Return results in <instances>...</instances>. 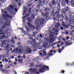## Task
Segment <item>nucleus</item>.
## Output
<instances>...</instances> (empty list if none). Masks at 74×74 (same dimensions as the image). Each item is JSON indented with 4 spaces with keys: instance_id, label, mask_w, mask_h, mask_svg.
I'll use <instances>...</instances> for the list:
<instances>
[{
    "instance_id": "nucleus-46",
    "label": "nucleus",
    "mask_w": 74,
    "mask_h": 74,
    "mask_svg": "<svg viewBox=\"0 0 74 74\" xmlns=\"http://www.w3.org/2000/svg\"><path fill=\"white\" fill-rule=\"evenodd\" d=\"M4 60H5V62L6 63H7V62H8V60H7V59H5L4 58Z\"/></svg>"
},
{
    "instance_id": "nucleus-56",
    "label": "nucleus",
    "mask_w": 74,
    "mask_h": 74,
    "mask_svg": "<svg viewBox=\"0 0 74 74\" xmlns=\"http://www.w3.org/2000/svg\"><path fill=\"white\" fill-rule=\"evenodd\" d=\"M18 5H19V6H21V3L18 2Z\"/></svg>"
},
{
    "instance_id": "nucleus-59",
    "label": "nucleus",
    "mask_w": 74,
    "mask_h": 74,
    "mask_svg": "<svg viewBox=\"0 0 74 74\" xmlns=\"http://www.w3.org/2000/svg\"><path fill=\"white\" fill-rule=\"evenodd\" d=\"M57 26H60V24L59 23H58L57 24Z\"/></svg>"
},
{
    "instance_id": "nucleus-25",
    "label": "nucleus",
    "mask_w": 74,
    "mask_h": 74,
    "mask_svg": "<svg viewBox=\"0 0 74 74\" xmlns=\"http://www.w3.org/2000/svg\"><path fill=\"white\" fill-rule=\"evenodd\" d=\"M35 15L33 13H32V14H31V19H34L35 18H34Z\"/></svg>"
},
{
    "instance_id": "nucleus-28",
    "label": "nucleus",
    "mask_w": 74,
    "mask_h": 74,
    "mask_svg": "<svg viewBox=\"0 0 74 74\" xmlns=\"http://www.w3.org/2000/svg\"><path fill=\"white\" fill-rule=\"evenodd\" d=\"M39 55L40 57H41V58L44 56V55H43V54H42V52L40 53L39 54Z\"/></svg>"
},
{
    "instance_id": "nucleus-52",
    "label": "nucleus",
    "mask_w": 74,
    "mask_h": 74,
    "mask_svg": "<svg viewBox=\"0 0 74 74\" xmlns=\"http://www.w3.org/2000/svg\"><path fill=\"white\" fill-rule=\"evenodd\" d=\"M29 14H25V16H26L27 17V16H29Z\"/></svg>"
},
{
    "instance_id": "nucleus-12",
    "label": "nucleus",
    "mask_w": 74,
    "mask_h": 74,
    "mask_svg": "<svg viewBox=\"0 0 74 74\" xmlns=\"http://www.w3.org/2000/svg\"><path fill=\"white\" fill-rule=\"evenodd\" d=\"M2 32V30H0V32ZM5 33H1L0 32V37H1V39L5 37V36L4 35V34H5Z\"/></svg>"
},
{
    "instance_id": "nucleus-9",
    "label": "nucleus",
    "mask_w": 74,
    "mask_h": 74,
    "mask_svg": "<svg viewBox=\"0 0 74 74\" xmlns=\"http://www.w3.org/2000/svg\"><path fill=\"white\" fill-rule=\"evenodd\" d=\"M4 22H5V25H6L8 26H10V23L11 22V21H10V20L8 19L4 21Z\"/></svg>"
},
{
    "instance_id": "nucleus-24",
    "label": "nucleus",
    "mask_w": 74,
    "mask_h": 74,
    "mask_svg": "<svg viewBox=\"0 0 74 74\" xmlns=\"http://www.w3.org/2000/svg\"><path fill=\"white\" fill-rule=\"evenodd\" d=\"M41 15H42L43 17H45V16H46V18H47V14H45L44 13H42Z\"/></svg>"
},
{
    "instance_id": "nucleus-61",
    "label": "nucleus",
    "mask_w": 74,
    "mask_h": 74,
    "mask_svg": "<svg viewBox=\"0 0 74 74\" xmlns=\"http://www.w3.org/2000/svg\"><path fill=\"white\" fill-rule=\"evenodd\" d=\"M61 18H64V16H63V15H61Z\"/></svg>"
},
{
    "instance_id": "nucleus-29",
    "label": "nucleus",
    "mask_w": 74,
    "mask_h": 74,
    "mask_svg": "<svg viewBox=\"0 0 74 74\" xmlns=\"http://www.w3.org/2000/svg\"><path fill=\"white\" fill-rule=\"evenodd\" d=\"M52 3L53 5H55L56 4V1L55 0H52Z\"/></svg>"
},
{
    "instance_id": "nucleus-5",
    "label": "nucleus",
    "mask_w": 74,
    "mask_h": 74,
    "mask_svg": "<svg viewBox=\"0 0 74 74\" xmlns=\"http://www.w3.org/2000/svg\"><path fill=\"white\" fill-rule=\"evenodd\" d=\"M7 15V14H2V16L0 17V21L3 22L4 21L7 20L8 19H6V16Z\"/></svg>"
},
{
    "instance_id": "nucleus-44",
    "label": "nucleus",
    "mask_w": 74,
    "mask_h": 74,
    "mask_svg": "<svg viewBox=\"0 0 74 74\" xmlns=\"http://www.w3.org/2000/svg\"><path fill=\"white\" fill-rule=\"evenodd\" d=\"M18 1L21 2V0H15V2H18Z\"/></svg>"
},
{
    "instance_id": "nucleus-18",
    "label": "nucleus",
    "mask_w": 74,
    "mask_h": 74,
    "mask_svg": "<svg viewBox=\"0 0 74 74\" xmlns=\"http://www.w3.org/2000/svg\"><path fill=\"white\" fill-rule=\"evenodd\" d=\"M61 42V40H60L59 41H58L57 42H55L53 43V44L52 45H56V44H59V43H60V42Z\"/></svg>"
},
{
    "instance_id": "nucleus-41",
    "label": "nucleus",
    "mask_w": 74,
    "mask_h": 74,
    "mask_svg": "<svg viewBox=\"0 0 74 74\" xmlns=\"http://www.w3.org/2000/svg\"><path fill=\"white\" fill-rule=\"evenodd\" d=\"M7 16L8 17V18H12V16L8 15H7Z\"/></svg>"
},
{
    "instance_id": "nucleus-6",
    "label": "nucleus",
    "mask_w": 74,
    "mask_h": 74,
    "mask_svg": "<svg viewBox=\"0 0 74 74\" xmlns=\"http://www.w3.org/2000/svg\"><path fill=\"white\" fill-rule=\"evenodd\" d=\"M15 41H12V42H11L10 44L7 45L6 46V48H14L15 46H14V44H15Z\"/></svg>"
},
{
    "instance_id": "nucleus-42",
    "label": "nucleus",
    "mask_w": 74,
    "mask_h": 74,
    "mask_svg": "<svg viewBox=\"0 0 74 74\" xmlns=\"http://www.w3.org/2000/svg\"><path fill=\"white\" fill-rule=\"evenodd\" d=\"M32 61H34V62H35V61H37V58H35L33 59L32 60Z\"/></svg>"
},
{
    "instance_id": "nucleus-38",
    "label": "nucleus",
    "mask_w": 74,
    "mask_h": 74,
    "mask_svg": "<svg viewBox=\"0 0 74 74\" xmlns=\"http://www.w3.org/2000/svg\"><path fill=\"white\" fill-rule=\"evenodd\" d=\"M62 36H61L58 37V40H60V39L62 38Z\"/></svg>"
},
{
    "instance_id": "nucleus-31",
    "label": "nucleus",
    "mask_w": 74,
    "mask_h": 74,
    "mask_svg": "<svg viewBox=\"0 0 74 74\" xmlns=\"http://www.w3.org/2000/svg\"><path fill=\"white\" fill-rule=\"evenodd\" d=\"M7 33V36H10V35H11V33L10 32H6Z\"/></svg>"
},
{
    "instance_id": "nucleus-13",
    "label": "nucleus",
    "mask_w": 74,
    "mask_h": 74,
    "mask_svg": "<svg viewBox=\"0 0 74 74\" xmlns=\"http://www.w3.org/2000/svg\"><path fill=\"white\" fill-rule=\"evenodd\" d=\"M18 49L20 52H22V51L23 50V47L21 45H20Z\"/></svg>"
},
{
    "instance_id": "nucleus-4",
    "label": "nucleus",
    "mask_w": 74,
    "mask_h": 74,
    "mask_svg": "<svg viewBox=\"0 0 74 74\" xmlns=\"http://www.w3.org/2000/svg\"><path fill=\"white\" fill-rule=\"evenodd\" d=\"M45 69L47 70H49V67L45 65H44L42 67L39 69V71L40 72H41V73H44V72L45 71L44 70H45Z\"/></svg>"
},
{
    "instance_id": "nucleus-43",
    "label": "nucleus",
    "mask_w": 74,
    "mask_h": 74,
    "mask_svg": "<svg viewBox=\"0 0 74 74\" xmlns=\"http://www.w3.org/2000/svg\"><path fill=\"white\" fill-rule=\"evenodd\" d=\"M61 46H62V45H64V42L63 41H62L61 42Z\"/></svg>"
},
{
    "instance_id": "nucleus-53",
    "label": "nucleus",
    "mask_w": 74,
    "mask_h": 74,
    "mask_svg": "<svg viewBox=\"0 0 74 74\" xmlns=\"http://www.w3.org/2000/svg\"><path fill=\"white\" fill-rule=\"evenodd\" d=\"M66 40H67L68 39V40H69L70 39V38H69V36H67L66 37Z\"/></svg>"
},
{
    "instance_id": "nucleus-40",
    "label": "nucleus",
    "mask_w": 74,
    "mask_h": 74,
    "mask_svg": "<svg viewBox=\"0 0 74 74\" xmlns=\"http://www.w3.org/2000/svg\"><path fill=\"white\" fill-rule=\"evenodd\" d=\"M28 10V12H30L31 11V10H32V9L31 8H29L28 9H27Z\"/></svg>"
},
{
    "instance_id": "nucleus-62",
    "label": "nucleus",
    "mask_w": 74,
    "mask_h": 74,
    "mask_svg": "<svg viewBox=\"0 0 74 74\" xmlns=\"http://www.w3.org/2000/svg\"><path fill=\"white\" fill-rule=\"evenodd\" d=\"M0 66L1 68H3V65H2V64H1V65H0Z\"/></svg>"
},
{
    "instance_id": "nucleus-39",
    "label": "nucleus",
    "mask_w": 74,
    "mask_h": 74,
    "mask_svg": "<svg viewBox=\"0 0 74 74\" xmlns=\"http://www.w3.org/2000/svg\"><path fill=\"white\" fill-rule=\"evenodd\" d=\"M26 28L27 30L28 31H30V28L27 27H26Z\"/></svg>"
},
{
    "instance_id": "nucleus-37",
    "label": "nucleus",
    "mask_w": 74,
    "mask_h": 74,
    "mask_svg": "<svg viewBox=\"0 0 74 74\" xmlns=\"http://www.w3.org/2000/svg\"><path fill=\"white\" fill-rule=\"evenodd\" d=\"M58 51L59 53H60L62 51V50L61 49H58Z\"/></svg>"
},
{
    "instance_id": "nucleus-47",
    "label": "nucleus",
    "mask_w": 74,
    "mask_h": 74,
    "mask_svg": "<svg viewBox=\"0 0 74 74\" xmlns=\"http://www.w3.org/2000/svg\"><path fill=\"white\" fill-rule=\"evenodd\" d=\"M43 47H44V48H47V46H46V45L44 44L43 45Z\"/></svg>"
},
{
    "instance_id": "nucleus-48",
    "label": "nucleus",
    "mask_w": 74,
    "mask_h": 74,
    "mask_svg": "<svg viewBox=\"0 0 74 74\" xmlns=\"http://www.w3.org/2000/svg\"><path fill=\"white\" fill-rule=\"evenodd\" d=\"M3 14H8V13H7V11H4L3 13Z\"/></svg>"
},
{
    "instance_id": "nucleus-16",
    "label": "nucleus",
    "mask_w": 74,
    "mask_h": 74,
    "mask_svg": "<svg viewBox=\"0 0 74 74\" xmlns=\"http://www.w3.org/2000/svg\"><path fill=\"white\" fill-rule=\"evenodd\" d=\"M29 71L31 73H34V68H31L29 69Z\"/></svg>"
},
{
    "instance_id": "nucleus-23",
    "label": "nucleus",
    "mask_w": 74,
    "mask_h": 74,
    "mask_svg": "<svg viewBox=\"0 0 74 74\" xmlns=\"http://www.w3.org/2000/svg\"><path fill=\"white\" fill-rule=\"evenodd\" d=\"M65 23L64 22H63V24L62 25L64 27H65V28H67L68 27V26L67 25H66L65 24Z\"/></svg>"
},
{
    "instance_id": "nucleus-64",
    "label": "nucleus",
    "mask_w": 74,
    "mask_h": 74,
    "mask_svg": "<svg viewBox=\"0 0 74 74\" xmlns=\"http://www.w3.org/2000/svg\"><path fill=\"white\" fill-rule=\"evenodd\" d=\"M25 74H29V72H27L25 73Z\"/></svg>"
},
{
    "instance_id": "nucleus-55",
    "label": "nucleus",
    "mask_w": 74,
    "mask_h": 74,
    "mask_svg": "<svg viewBox=\"0 0 74 74\" xmlns=\"http://www.w3.org/2000/svg\"><path fill=\"white\" fill-rule=\"evenodd\" d=\"M38 11L39 12H41V10L40 9H39L38 10Z\"/></svg>"
},
{
    "instance_id": "nucleus-1",
    "label": "nucleus",
    "mask_w": 74,
    "mask_h": 74,
    "mask_svg": "<svg viewBox=\"0 0 74 74\" xmlns=\"http://www.w3.org/2000/svg\"><path fill=\"white\" fill-rule=\"evenodd\" d=\"M56 2L58 3L57 5L58 6L57 7V9H55V8H54L53 10L52 11V12L53 13H55V10H56V12L55 13V14L56 15V17L57 18H60L61 16L60 14H59V11H60L61 10H60V2H59V0H58Z\"/></svg>"
},
{
    "instance_id": "nucleus-27",
    "label": "nucleus",
    "mask_w": 74,
    "mask_h": 74,
    "mask_svg": "<svg viewBox=\"0 0 74 74\" xmlns=\"http://www.w3.org/2000/svg\"><path fill=\"white\" fill-rule=\"evenodd\" d=\"M43 56H45L47 55V53H46V51H43Z\"/></svg>"
},
{
    "instance_id": "nucleus-17",
    "label": "nucleus",
    "mask_w": 74,
    "mask_h": 74,
    "mask_svg": "<svg viewBox=\"0 0 74 74\" xmlns=\"http://www.w3.org/2000/svg\"><path fill=\"white\" fill-rule=\"evenodd\" d=\"M37 32H33V34L32 35V37H36V34H37Z\"/></svg>"
},
{
    "instance_id": "nucleus-45",
    "label": "nucleus",
    "mask_w": 74,
    "mask_h": 74,
    "mask_svg": "<svg viewBox=\"0 0 74 74\" xmlns=\"http://www.w3.org/2000/svg\"><path fill=\"white\" fill-rule=\"evenodd\" d=\"M65 72V71L64 70H62V74H63Z\"/></svg>"
},
{
    "instance_id": "nucleus-11",
    "label": "nucleus",
    "mask_w": 74,
    "mask_h": 74,
    "mask_svg": "<svg viewBox=\"0 0 74 74\" xmlns=\"http://www.w3.org/2000/svg\"><path fill=\"white\" fill-rule=\"evenodd\" d=\"M12 52H15V53H19V52H21L19 50L18 48H17L16 49H14L12 51Z\"/></svg>"
},
{
    "instance_id": "nucleus-26",
    "label": "nucleus",
    "mask_w": 74,
    "mask_h": 74,
    "mask_svg": "<svg viewBox=\"0 0 74 74\" xmlns=\"http://www.w3.org/2000/svg\"><path fill=\"white\" fill-rule=\"evenodd\" d=\"M34 73L37 74V69H34Z\"/></svg>"
},
{
    "instance_id": "nucleus-35",
    "label": "nucleus",
    "mask_w": 74,
    "mask_h": 74,
    "mask_svg": "<svg viewBox=\"0 0 74 74\" xmlns=\"http://www.w3.org/2000/svg\"><path fill=\"white\" fill-rule=\"evenodd\" d=\"M18 61L19 62V63H22V59H19L18 60Z\"/></svg>"
},
{
    "instance_id": "nucleus-34",
    "label": "nucleus",
    "mask_w": 74,
    "mask_h": 74,
    "mask_svg": "<svg viewBox=\"0 0 74 74\" xmlns=\"http://www.w3.org/2000/svg\"><path fill=\"white\" fill-rule=\"evenodd\" d=\"M72 43H73V42H71L65 45V47H66V45H71V44H72Z\"/></svg>"
},
{
    "instance_id": "nucleus-36",
    "label": "nucleus",
    "mask_w": 74,
    "mask_h": 74,
    "mask_svg": "<svg viewBox=\"0 0 74 74\" xmlns=\"http://www.w3.org/2000/svg\"><path fill=\"white\" fill-rule=\"evenodd\" d=\"M42 67V64H39V66L37 65V67Z\"/></svg>"
},
{
    "instance_id": "nucleus-51",
    "label": "nucleus",
    "mask_w": 74,
    "mask_h": 74,
    "mask_svg": "<svg viewBox=\"0 0 74 74\" xmlns=\"http://www.w3.org/2000/svg\"><path fill=\"white\" fill-rule=\"evenodd\" d=\"M21 30L22 33H24V32H25V31L24 30H23V29H22Z\"/></svg>"
},
{
    "instance_id": "nucleus-32",
    "label": "nucleus",
    "mask_w": 74,
    "mask_h": 74,
    "mask_svg": "<svg viewBox=\"0 0 74 74\" xmlns=\"http://www.w3.org/2000/svg\"><path fill=\"white\" fill-rule=\"evenodd\" d=\"M62 5L63 7L65 6V5H66V3H65L64 2H62Z\"/></svg>"
},
{
    "instance_id": "nucleus-14",
    "label": "nucleus",
    "mask_w": 74,
    "mask_h": 74,
    "mask_svg": "<svg viewBox=\"0 0 74 74\" xmlns=\"http://www.w3.org/2000/svg\"><path fill=\"white\" fill-rule=\"evenodd\" d=\"M73 1H74L72 0H65V3H67V4H69V3H71V4H72Z\"/></svg>"
},
{
    "instance_id": "nucleus-63",
    "label": "nucleus",
    "mask_w": 74,
    "mask_h": 74,
    "mask_svg": "<svg viewBox=\"0 0 74 74\" xmlns=\"http://www.w3.org/2000/svg\"><path fill=\"white\" fill-rule=\"evenodd\" d=\"M21 56H18V58H21Z\"/></svg>"
},
{
    "instance_id": "nucleus-21",
    "label": "nucleus",
    "mask_w": 74,
    "mask_h": 74,
    "mask_svg": "<svg viewBox=\"0 0 74 74\" xmlns=\"http://www.w3.org/2000/svg\"><path fill=\"white\" fill-rule=\"evenodd\" d=\"M5 71V69H2L1 70V71L3 72V73H8V72L10 71V70H7Z\"/></svg>"
},
{
    "instance_id": "nucleus-30",
    "label": "nucleus",
    "mask_w": 74,
    "mask_h": 74,
    "mask_svg": "<svg viewBox=\"0 0 74 74\" xmlns=\"http://www.w3.org/2000/svg\"><path fill=\"white\" fill-rule=\"evenodd\" d=\"M45 11H47V12H49V8H46L45 9Z\"/></svg>"
},
{
    "instance_id": "nucleus-50",
    "label": "nucleus",
    "mask_w": 74,
    "mask_h": 74,
    "mask_svg": "<svg viewBox=\"0 0 74 74\" xmlns=\"http://www.w3.org/2000/svg\"><path fill=\"white\" fill-rule=\"evenodd\" d=\"M49 55H50V56H52V55H53V53H49Z\"/></svg>"
},
{
    "instance_id": "nucleus-54",
    "label": "nucleus",
    "mask_w": 74,
    "mask_h": 74,
    "mask_svg": "<svg viewBox=\"0 0 74 74\" xmlns=\"http://www.w3.org/2000/svg\"><path fill=\"white\" fill-rule=\"evenodd\" d=\"M14 11H16V12H17V11H18V9H17L15 8L14 9Z\"/></svg>"
},
{
    "instance_id": "nucleus-57",
    "label": "nucleus",
    "mask_w": 74,
    "mask_h": 74,
    "mask_svg": "<svg viewBox=\"0 0 74 74\" xmlns=\"http://www.w3.org/2000/svg\"><path fill=\"white\" fill-rule=\"evenodd\" d=\"M5 43V40H3L2 43V44H4Z\"/></svg>"
},
{
    "instance_id": "nucleus-60",
    "label": "nucleus",
    "mask_w": 74,
    "mask_h": 74,
    "mask_svg": "<svg viewBox=\"0 0 74 74\" xmlns=\"http://www.w3.org/2000/svg\"><path fill=\"white\" fill-rule=\"evenodd\" d=\"M10 14H14V11H11L10 12Z\"/></svg>"
},
{
    "instance_id": "nucleus-20",
    "label": "nucleus",
    "mask_w": 74,
    "mask_h": 74,
    "mask_svg": "<svg viewBox=\"0 0 74 74\" xmlns=\"http://www.w3.org/2000/svg\"><path fill=\"white\" fill-rule=\"evenodd\" d=\"M23 9H25V10L23 12V14H25L26 13V12H27V9L26 8V7H24L23 8Z\"/></svg>"
},
{
    "instance_id": "nucleus-10",
    "label": "nucleus",
    "mask_w": 74,
    "mask_h": 74,
    "mask_svg": "<svg viewBox=\"0 0 74 74\" xmlns=\"http://www.w3.org/2000/svg\"><path fill=\"white\" fill-rule=\"evenodd\" d=\"M26 51L28 53H30L32 52V49L29 47H27L26 48Z\"/></svg>"
},
{
    "instance_id": "nucleus-19",
    "label": "nucleus",
    "mask_w": 74,
    "mask_h": 74,
    "mask_svg": "<svg viewBox=\"0 0 74 74\" xmlns=\"http://www.w3.org/2000/svg\"><path fill=\"white\" fill-rule=\"evenodd\" d=\"M29 64L30 65L29 66V67H34V64L33 62Z\"/></svg>"
},
{
    "instance_id": "nucleus-33",
    "label": "nucleus",
    "mask_w": 74,
    "mask_h": 74,
    "mask_svg": "<svg viewBox=\"0 0 74 74\" xmlns=\"http://www.w3.org/2000/svg\"><path fill=\"white\" fill-rule=\"evenodd\" d=\"M44 3L46 5H47L48 3V1H46L45 2H44Z\"/></svg>"
},
{
    "instance_id": "nucleus-7",
    "label": "nucleus",
    "mask_w": 74,
    "mask_h": 74,
    "mask_svg": "<svg viewBox=\"0 0 74 74\" xmlns=\"http://www.w3.org/2000/svg\"><path fill=\"white\" fill-rule=\"evenodd\" d=\"M69 10V7H66L65 8H63L61 10V14H64L66 13V11L68 12Z\"/></svg>"
},
{
    "instance_id": "nucleus-22",
    "label": "nucleus",
    "mask_w": 74,
    "mask_h": 74,
    "mask_svg": "<svg viewBox=\"0 0 74 74\" xmlns=\"http://www.w3.org/2000/svg\"><path fill=\"white\" fill-rule=\"evenodd\" d=\"M69 21L70 22H72V23L74 24V19L73 18H71L69 20Z\"/></svg>"
},
{
    "instance_id": "nucleus-58",
    "label": "nucleus",
    "mask_w": 74,
    "mask_h": 74,
    "mask_svg": "<svg viewBox=\"0 0 74 74\" xmlns=\"http://www.w3.org/2000/svg\"><path fill=\"white\" fill-rule=\"evenodd\" d=\"M40 37L41 38H42V34H40Z\"/></svg>"
},
{
    "instance_id": "nucleus-8",
    "label": "nucleus",
    "mask_w": 74,
    "mask_h": 74,
    "mask_svg": "<svg viewBox=\"0 0 74 74\" xmlns=\"http://www.w3.org/2000/svg\"><path fill=\"white\" fill-rule=\"evenodd\" d=\"M27 23L29 27H30L31 28H32L33 29V30H34L35 29H36V30H37V27H34V25H32V24H30V23L29 21H28L27 22Z\"/></svg>"
},
{
    "instance_id": "nucleus-15",
    "label": "nucleus",
    "mask_w": 74,
    "mask_h": 74,
    "mask_svg": "<svg viewBox=\"0 0 74 74\" xmlns=\"http://www.w3.org/2000/svg\"><path fill=\"white\" fill-rule=\"evenodd\" d=\"M14 6L13 5H10V7L11 9L12 10H14V8L15 7V8H16V7H17V5L16 4V3L15 5L14 3Z\"/></svg>"
},
{
    "instance_id": "nucleus-49",
    "label": "nucleus",
    "mask_w": 74,
    "mask_h": 74,
    "mask_svg": "<svg viewBox=\"0 0 74 74\" xmlns=\"http://www.w3.org/2000/svg\"><path fill=\"white\" fill-rule=\"evenodd\" d=\"M5 54L6 55H8V52L7 51V52H5Z\"/></svg>"
},
{
    "instance_id": "nucleus-2",
    "label": "nucleus",
    "mask_w": 74,
    "mask_h": 74,
    "mask_svg": "<svg viewBox=\"0 0 74 74\" xmlns=\"http://www.w3.org/2000/svg\"><path fill=\"white\" fill-rule=\"evenodd\" d=\"M28 44H32V45L34 47V49H36L37 48V43H36V40L33 39L32 42L31 41H28L27 42Z\"/></svg>"
},
{
    "instance_id": "nucleus-3",
    "label": "nucleus",
    "mask_w": 74,
    "mask_h": 74,
    "mask_svg": "<svg viewBox=\"0 0 74 74\" xmlns=\"http://www.w3.org/2000/svg\"><path fill=\"white\" fill-rule=\"evenodd\" d=\"M45 22V20L43 18L39 19L38 21H37V29L38 31V27H40V26L42 24H44V22Z\"/></svg>"
}]
</instances>
